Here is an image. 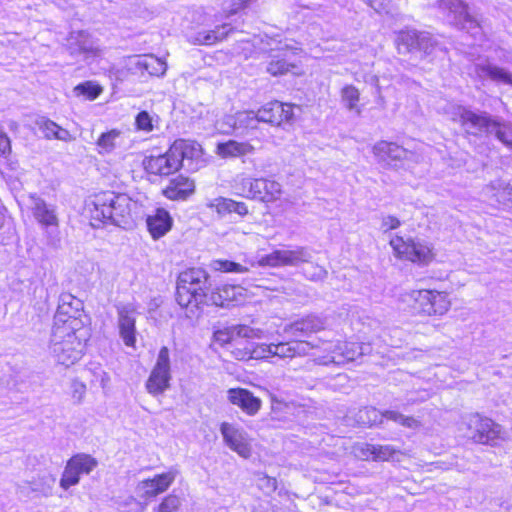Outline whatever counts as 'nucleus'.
I'll list each match as a JSON object with an SVG mask.
<instances>
[{"label":"nucleus","instance_id":"nucleus-1","mask_svg":"<svg viewBox=\"0 0 512 512\" xmlns=\"http://www.w3.org/2000/svg\"><path fill=\"white\" fill-rule=\"evenodd\" d=\"M85 211L95 228L107 223L126 228L143 213V205L125 193L107 191L89 200Z\"/></svg>","mask_w":512,"mask_h":512},{"label":"nucleus","instance_id":"nucleus-2","mask_svg":"<svg viewBox=\"0 0 512 512\" xmlns=\"http://www.w3.org/2000/svg\"><path fill=\"white\" fill-rule=\"evenodd\" d=\"M89 329L75 322L70 328H53L50 350L58 364L70 367L84 355Z\"/></svg>","mask_w":512,"mask_h":512},{"label":"nucleus","instance_id":"nucleus-3","mask_svg":"<svg viewBox=\"0 0 512 512\" xmlns=\"http://www.w3.org/2000/svg\"><path fill=\"white\" fill-rule=\"evenodd\" d=\"M208 274L204 269L191 268L181 272L177 279L176 301L182 307L195 310L205 302Z\"/></svg>","mask_w":512,"mask_h":512},{"label":"nucleus","instance_id":"nucleus-4","mask_svg":"<svg viewBox=\"0 0 512 512\" xmlns=\"http://www.w3.org/2000/svg\"><path fill=\"white\" fill-rule=\"evenodd\" d=\"M463 423L471 430L470 437L480 445L500 446L510 438L508 430L482 414H470Z\"/></svg>","mask_w":512,"mask_h":512},{"label":"nucleus","instance_id":"nucleus-5","mask_svg":"<svg viewBox=\"0 0 512 512\" xmlns=\"http://www.w3.org/2000/svg\"><path fill=\"white\" fill-rule=\"evenodd\" d=\"M389 244L395 257L400 260L410 261L418 265H428L436 257L434 245L422 239H404L401 236H393Z\"/></svg>","mask_w":512,"mask_h":512},{"label":"nucleus","instance_id":"nucleus-6","mask_svg":"<svg viewBox=\"0 0 512 512\" xmlns=\"http://www.w3.org/2000/svg\"><path fill=\"white\" fill-rule=\"evenodd\" d=\"M410 298L414 302V309L425 316H444L452 306L449 294L445 291L414 290L410 293Z\"/></svg>","mask_w":512,"mask_h":512},{"label":"nucleus","instance_id":"nucleus-7","mask_svg":"<svg viewBox=\"0 0 512 512\" xmlns=\"http://www.w3.org/2000/svg\"><path fill=\"white\" fill-rule=\"evenodd\" d=\"M170 352L166 346L160 348L155 365L146 380L145 388L152 396L163 394L170 387L171 381Z\"/></svg>","mask_w":512,"mask_h":512},{"label":"nucleus","instance_id":"nucleus-8","mask_svg":"<svg viewBox=\"0 0 512 512\" xmlns=\"http://www.w3.org/2000/svg\"><path fill=\"white\" fill-rule=\"evenodd\" d=\"M85 319L83 302L70 293H62L54 316L53 328H70L75 322H79L82 327H87Z\"/></svg>","mask_w":512,"mask_h":512},{"label":"nucleus","instance_id":"nucleus-9","mask_svg":"<svg viewBox=\"0 0 512 512\" xmlns=\"http://www.w3.org/2000/svg\"><path fill=\"white\" fill-rule=\"evenodd\" d=\"M438 5L439 9L446 13L455 25L467 30L473 36L481 33L478 20L470 13L467 4L463 0H439Z\"/></svg>","mask_w":512,"mask_h":512},{"label":"nucleus","instance_id":"nucleus-10","mask_svg":"<svg viewBox=\"0 0 512 512\" xmlns=\"http://www.w3.org/2000/svg\"><path fill=\"white\" fill-rule=\"evenodd\" d=\"M451 118L459 122L468 134L475 136L482 133L489 134L494 120L486 112L477 114L462 106L453 107Z\"/></svg>","mask_w":512,"mask_h":512},{"label":"nucleus","instance_id":"nucleus-11","mask_svg":"<svg viewBox=\"0 0 512 512\" xmlns=\"http://www.w3.org/2000/svg\"><path fill=\"white\" fill-rule=\"evenodd\" d=\"M97 466L95 458L87 454H77L66 464L60 479V486L64 490L77 485L81 474L90 473Z\"/></svg>","mask_w":512,"mask_h":512},{"label":"nucleus","instance_id":"nucleus-12","mask_svg":"<svg viewBox=\"0 0 512 512\" xmlns=\"http://www.w3.org/2000/svg\"><path fill=\"white\" fill-rule=\"evenodd\" d=\"M372 152L377 161L388 167H399L404 161L411 159L413 153L394 142L379 141Z\"/></svg>","mask_w":512,"mask_h":512},{"label":"nucleus","instance_id":"nucleus-13","mask_svg":"<svg viewBox=\"0 0 512 512\" xmlns=\"http://www.w3.org/2000/svg\"><path fill=\"white\" fill-rule=\"evenodd\" d=\"M333 354L326 356L323 359L317 360L318 364L327 365L329 363H344L356 360L358 357L368 354L371 352L369 344L356 343V342H343L333 346V349L329 348Z\"/></svg>","mask_w":512,"mask_h":512},{"label":"nucleus","instance_id":"nucleus-14","mask_svg":"<svg viewBox=\"0 0 512 512\" xmlns=\"http://www.w3.org/2000/svg\"><path fill=\"white\" fill-rule=\"evenodd\" d=\"M259 122H264L277 127L292 124L294 119L293 106L287 103L274 101L265 104L257 110Z\"/></svg>","mask_w":512,"mask_h":512},{"label":"nucleus","instance_id":"nucleus-15","mask_svg":"<svg viewBox=\"0 0 512 512\" xmlns=\"http://www.w3.org/2000/svg\"><path fill=\"white\" fill-rule=\"evenodd\" d=\"M137 308L131 304H120L117 306V327L124 344L134 347L136 343V317Z\"/></svg>","mask_w":512,"mask_h":512},{"label":"nucleus","instance_id":"nucleus-16","mask_svg":"<svg viewBox=\"0 0 512 512\" xmlns=\"http://www.w3.org/2000/svg\"><path fill=\"white\" fill-rule=\"evenodd\" d=\"M144 167L148 173L166 176L180 168V162L175 154H172V147L162 155L149 156L144 160Z\"/></svg>","mask_w":512,"mask_h":512},{"label":"nucleus","instance_id":"nucleus-17","mask_svg":"<svg viewBox=\"0 0 512 512\" xmlns=\"http://www.w3.org/2000/svg\"><path fill=\"white\" fill-rule=\"evenodd\" d=\"M175 477L176 473L174 471H168L158 474L151 479H145L138 484V492L142 497H155L165 492L174 482Z\"/></svg>","mask_w":512,"mask_h":512},{"label":"nucleus","instance_id":"nucleus-18","mask_svg":"<svg viewBox=\"0 0 512 512\" xmlns=\"http://www.w3.org/2000/svg\"><path fill=\"white\" fill-rule=\"evenodd\" d=\"M282 194V185L278 181L270 178H256L251 199L268 204L279 200Z\"/></svg>","mask_w":512,"mask_h":512},{"label":"nucleus","instance_id":"nucleus-19","mask_svg":"<svg viewBox=\"0 0 512 512\" xmlns=\"http://www.w3.org/2000/svg\"><path fill=\"white\" fill-rule=\"evenodd\" d=\"M227 398L233 405L238 406L248 415H255L261 408L262 401L249 390L231 388L227 391Z\"/></svg>","mask_w":512,"mask_h":512},{"label":"nucleus","instance_id":"nucleus-20","mask_svg":"<svg viewBox=\"0 0 512 512\" xmlns=\"http://www.w3.org/2000/svg\"><path fill=\"white\" fill-rule=\"evenodd\" d=\"M324 327L325 322L322 318L315 315H309L286 325L284 327V332L294 337H299L319 332L323 330Z\"/></svg>","mask_w":512,"mask_h":512},{"label":"nucleus","instance_id":"nucleus-21","mask_svg":"<svg viewBox=\"0 0 512 512\" xmlns=\"http://www.w3.org/2000/svg\"><path fill=\"white\" fill-rule=\"evenodd\" d=\"M212 303L225 307L230 304H240L245 300V289L239 285H223L212 293Z\"/></svg>","mask_w":512,"mask_h":512},{"label":"nucleus","instance_id":"nucleus-22","mask_svg":"<svg viewBox=\"0 0 512 512\" xmlns=\"http://www.w3.org/2000/svg\"><path fill=\"white\" fill-rule=\"evenodd\" d=\"M474 71L477 77L480 79H490L497 83H503L512 86V73L489 61L476 63Z\"/></svg>","mask_w":512,"mask_h":512},{"label":"nucleus","instance_id":"nucleus-23","mask_svg":"<svg viewBox=\"0 0 512 512\" xmlns=\"http://www.w3.org/2000/svg\"><path fill=\"white\" fill-rule=\"evenodd\" d=\"M68 48L71 54H88L95 56L99 48L91 36L85 31H73L68 38Z\"/></svg>","mask_w":512,"mask_h":512},{"label":"nucleus","instance_id":"nucleus-24","mask_svg":"<svg viewBox=\"0 0 512 512\" xmlns=\"http://www.w3.org/2000/svg\"><path fill=\"white\" fill-rule=\"evenodd\" d=\"M383 419V412L375 407H363L358 410H351L346 415L347 424H357L360 426H373L382 423Z\"/></svg>","mask_w":512,"mask_h":512},{"label":"nucleus","instance_id":"nucleus-25","mask_svg":"<svg viewBox=\"0 0 512 512\" xmlns=\"http://www.w3.org/2000/svg\"><path fill=\"white\" fill-rule=\"evenodd\" d=\"M287 49L288 45L281 46L277 49L278 53L272 56L271 61L267 65L268 73L273 76L283 75L290 71L295 75L302 74L297 65L289 62L287 59Z\"/></svg>","mask_w":512,"mask_h":512},{"label":"nucleus","instance_id":"nucleus-26","mask_svg":"<svg viewBox=\"0 0 512 512\" xmlns=\"http://www.w3.org/2000/svg\"><path fill=\"white\" fill-rule=\"evenodd\" d=\"M194 182L182 175L171 179L169 185L164 190V195L172 200L186 199L194 192Z\"/></svg>","mask_w":512,"mask_h":512},{"label":"nucleus","instance_id":"nucleus-27","mask_svg":"<svg viewBox=\"0 0 512 512\" xmlns=\"http://www.w3.org/2000/svg\"><path fill=\"white\" fill-rule=\"evenodd\" d=\"M172 226V218L169 213L162 208L155 211L154 215L147 217V227L154 239L164 236Z\"/></svg>","mask_w":512,"mask_h":512},{"label":"nucleus","instance_id":"nucleus-28","mask_svg":"<svg viewBox=\"0 0 512 512\" xmlns=\"http://www.w3.org/2000/svg\"><path fill=\"white\" fill-rule=\"evenodd\" d=\"M220 430L225 443L231 448H245L250 444L248 434L235 424L224 422Z\"/></svg>","mask_w":512,"mask_h":512},{"label":"nucleus","instance_id":"nucleus-29","mask_svg":"<svg viewBox=\"0 0 512 512\" xmlns=\"http://www.w3.org/2000/svg\"><path fill=\"white\" fill-rule=\"evenodd\" d=\"M31 209L34 217L39 223L44 226H57L58 218L53 207L46 204V202L35 196H31Z\"/></svg>","mask_w":512,"mask_h":512},{"label":"nucleus","instance_id":"nucleus-30","mask_svg":"<svg viewBox=\"0 0 512 512\" xmlns=\"http://www.w3.org/2000/svg\"><path fill=\"white\" fill-rule=\"evenodd\" d=\"M253 151L254 147L250 143L236 140L219 143L216 147V154L224 159L245 156Z\"/></svg>","mask_w":512,"mask_h":512},{"label":"nucleus","instance_id":"nucleus-31","mask_svg":"<svg viewBox=\"0 0 512 512\" xmlns=\"http://www.w3.org/2000/svg\"><path fill=\"white\" fill-rule=\"evenodd\" d=\"M230 31V25L223 24L214 30L197 32L195 35L189 36V41L197 45H213L225 39Z\"/></svg>","mask_w":512,"mask_h":512},{"label":"nucleus","instance_id":"nucleus-32","mask_svg":"<svg viewBox=\"0 0 512 512\" xmlns=\"http://www.w3.org/2000/svg\"><path fill=\"white\" fill-rule=\"evenodd\" d=\"M172 154H175V157L178 158L180 165L184 160H193L197 159L202 154L201 146L189 140H176L172 145Z\"/></svg>","mask_w":512,"mask_h":512},{"label":"nucleus","instance_id":"nucleus-33","mask_svg":"<svg viewBox=\"0 0 512 512\" xmlns=\"http://www.w3.org/2000/svg\"><path fill=\"white\" fill-rule=\"evenodd\" d=\"M123 136L121 131L112 129L108 132L102 133L97 139L96 146L100 155H107L112 153L115 149L121 146Z\"/></svg>","mask_w":512,"mask_h":512},{"label":"nucleus","instance_id":"nucleus-34","mask_svg":"<svg viewBox=\"0 0 512 512\" xmlns=\"http://www.w3.org/2000/svg\"><path fill=\"white\" fill-rule=\"evenodd\" d=\"M420 37L421 32L415 30L400 31L395 40L398 52L400 54L416 52Z\"/></svg>","mask_w":512,"mask_h":512},{"label":"nucleus","instance_id":"nucleus-35","mask_svg":"<svg viewBox=\"0 0 512 512\" xmlns=\"http://www.w3.org/2000/svg\"><path fill=\"white\" fill-rule=\"evenodd\" d=\"M273 352V343H257L251 344L250 347L245 348L244 352L239 351L235 355L239 359L269 360L274 358Z\"/></svg>","mask_w":512,"mask_h":512},{"label":"nucleus","instance_id":"nucleus-36","mask_svg":"<svg viewBox=\"0 0 512 512\" xmlns=\"http://www.w3.org/2000/svg\"><path fill=\"white\" fill-rule=\"evenodd\" d=\"M247 263L252 267L277 268L286 266L285 249H275L271 253L261 256L259 259H250Z\"/></svg>","mask_w":512,"mask_h":512},{"label":"nucleus","instance_id":"nucleus-37","mask_svg":"<svg viewBox=\"0 0 512 512\" xmlns=\"http://www.w3.org/2000/svg\"><path fill=\"white\" fill-rule=\"evenodd\" d=\"M253 259L252 257H245L243 263L234 262L226 259H216L211 261L210 268L214 271L225 272V273H238L244 274L250 271L252 268L247 261Z\"/></svg>","mask_w":512,"mask_h":512},{"label":"nucleus","instance_id":"nucleus-38","mask_svg":"<svg viewBox=\"0 0 512 512\" xmlns=\"http://www.w3.org/2000/svg\"><path fill=\"white\" fill-rule=\"evenodd\" d=\"M486 191L497 202L504 205L508 203L512 204V186L510 184L501 180H496L486 187Z\"/></svg>","mask_w":512,"mask_h":512},{"label":"nucleus","instance_id":"nucleus-39","mask_svg":"<svg viewBox=\"0 0 512 512\" xmlns=\"http://www.w3.org/2000/svg\"><path fill=\"white\" fill-rule=\"evenodd\" d=\"M136 66L140 69L145 70L150 75L162 76L165 74L167 64L153 55H145L137 58L135 62Z\"/></svg>","mask_w":512,"mask_h":512},{"label":"nucleus","instance_id":"nucleus-40","mask_svg":"<svg viewBox=\"0 0 512 512\" xmlns=\"http://www.w3.org/2000/svg\"><path fill=\"white\" fill-rule=\"evenodd\" d=\"M39 128L47 139H57L64 142H70L74 138L70 132L51 120H43L39 123Z\"/></svg>","mask_w":512,"mask_h":512},{"label":"nucleus","instance_id":"nucleus-41","mask_svg":"<svg viewBox=\"0 0 512 512\" xmlns=\"http://www.w3.org/2000/svg\"><path fill=\"white\" fill-rule=\"evenodd\" d=\"M56 483V478L49 473H44L39 475L36 479H33L30 482H27L31 491L39 493L44 497H48L52 495V491L54 485Z\"/></svg>","mask_w":512,"mask_h":512},{"label":"nucleus","instance_id":"nucleus-42","mask_svg":"<svg viewBox=\"0 0 512 512\" xmlns=\"http://www.w3.org/2000/svg\"><path fill=\"white\" fill-rule=\"evenodd\" d=\"M341 100L349 111H354L358 115L361 113V109L358 106L360 92L355 86H344L341 90Z\"/></svg>","mask_w":512,"mask_h":512},{"label":"nucleus","instance_id":"nucleus-43","mask_svg":"<svg viewBox=\"0 0 512 512\" xmlns=\"http://www.w3.org/2000/svg\"><path fill=\"white\" fill-rule=\"evenodd\" d=\"M286 266H298L301 263H308L311 253L306 247L298 246L294 249H285Z\"/></svg>","mask_w":512,"mask_h":512},{"label":"nucleus","instance_id":"nucleus-44","mask_svg":"<svg viewBox=\"0 0 512 512\" xmlns=\"http://www.w3.org/2000/svg\"><path fill=\"white\" fill-rule=\"evenodd\" d=\"M383 415L384 419L391 420L409 429H418L421 426L418 419L412 416H406L395 410H385L383 411Z\"/></svg>","mask_w":512,"mask_h":512},{"label":"nucleus","instance_id":"nucleus-45","mask_svg":"<svg viewBox=\"0 0 512 512\" xmlns=\"http://www.w3.org/2000/svg\"><path fill=\"white\" fill-rule=\"evenodd\" d=\"M490 133H495L496 138L505 146L512 149V126L508 123H500L493 120Z\"/></svg>","mask_w":512,"mask_h":512},{"label":"nucleus","instance_id":"nucleus-46","mask_svg":"<svg viewBox=\"0 0 512 512\" xmlns=\"http://www.w3.org/2000/svg\"><path fill=\"white\" fill-rule=\"evenodd\" d=\"M255 182L256 178L240 175L235 179L233 187L237 195L251 199Z\"/></svg>","mask_w":512,"mask_h":512},{"label":"nucleus","instance_id":"nucleus-47","mask_svg":"<svg viewBox=\"0 0 512 512\" xmlns=\"http://www.w3.org/2000/svg\"><path fill=\"white\" fill-rule=\"evenodd\" d=\"M205 205L220 217H223L231 213L232 199L225 197L210 198L206 200Z\"/></svg>","mask_w":512,"mask_h":512},{"label":"nucleus","instance_id":"nucleus-48","mask_svg":"<svg viewBox=\"0 0 512 512\" xmlns=\"http://www.w3.org/2000/svg\"><path fill=\"white\" fill-rule=\"evenodd\" d=\"M237 131L256 129L258 120V113L254 111H239L237 112Z\"/></svg>","mask_w":512,"mask_h":512},{"label":"nucleus","instance_id":"nucleus-49","mask_svg":"<svg viewBox=\"0 0 512 512\" xmlns=\"http://www.w3.org/2000/svg\"><path fill=\"white\" fill-rule=\"evenodd\" d=\"M101 92V86L91 81L81 83L74 88V93L76 96H83L87 100L96 99L101 94Z\"/></svg>","mask_w":512,"mask_h":512},{"label":"nucleus","instance_id":"nucleus-50","mask_svg":"<svg viewBox=\"0 0 512 512\" xmlns=\"http://www.w3.org/2000/svg\"><path fill=\"white\" fill-rule=\"evenodd\" d=\"M292 343V351L293 358L295 357H304L310 354L311 350L319 348L322 341L318 340L316 342H310L306 340H293Z\"/></svg>","mask_w":512,"mask_h":512},{"label":"nucleus","instance_id":"nucleus-51","mask_svg":"<svg viewBox=\"0 0 512 512\" xmlns=\"http://www.w3.org/2000/svg\"><path fill=\"white\" fill-rule=\"evenodd\" d=\"M442 51L438 43L426 32H421L419 44L416 52H420L425 56L432 55L437 51Z\"/></svg>","mask_w":512,"mask_h":512},{"label":"nucleus","instance_id":"nucleus-52","mask_svg":"<svg viewBox=\"0 0 512 512\" xmlns=\"http://www.w3.org/2000/svg\"><path fill=\"white\" fill-rule=\"evenodd\" d=\"M355 456L362 460L385 461L395 450H356Z\"/></svg>","mask_w":512,"mask_h":512},{"label":"nucleus","instance_id":"nucleus-53","mask_svg":"<svg viewBox=\"0 0 512 512\" xmlns=\"http://www.w3.org/2000/svg\"><path fill=\"white\" fill-rule=\"evenodd\" d=\"M181 505L180 498L174 494H170L155 508L157 512H175Z\"/></svg>","mask_w":512,"mask_h":512},{"label":"nucleus","instance_id":"nucleus-54","mask_svg":"<svg viewBox=\"0 0 512 512\" xmlns=\"http://www.w3.org/2000/svg\"><path fill=\"white\" fill-rule=\"evenodd\" d=\"M236 337L235 326L218 329L213 334V339L220 345L230 343Z\"/></svg>","mask_w":512,"mask_h":512},{"label":"nucleus","instance_id":"nucleus-55","mask_svg":"<svg viewBox=\"0 0 512 512\" xmlns=\"http://www.w3.org/2000/svg\"><path fill=\"white\" fill-rule=\"evenodd\" d=\"M257 485L264 493L271 494L277 489V480L274 477L261 473L258 475Z\"/></svg>","mask_w":512,"mask_h":512},{"label":"nucleus","instance_id":"nucleus-56","mask_svg":"<svg viewBox=\"0 0 512 512\" xmlns=\"http://www.w3.org/2000/svg\"><path fill=\"white\" fill-rule=\"evenodd\" d=\"M273 351L274 357H277L279 359L293 358L291 341L273 343Z\"/></svg>","mask_w":512,"mask_h":512},{"label":"nucleus","instance_id":"nucleus-57","mask_svg":"<svg viewBox=\"0 0 512 512\" xmlns=\"http://www.w3.org/2000/svg\"><path fill=\"white\" fill-rule=\"evenodd\" d=\"M235 331L237 337L242 338H257L260 339L264 336V333L259 328H253L247 325H235Z\"/></svg>","mask_w":512,"mask_h":512},{"label":"nucleus","instance_id":"nucleus-58","mask_svg":"<svg viewBox=\"0 0 512 512\" xmlns=\"http://www.w3.org/2000/svg\"><path fill=\"white\" fill-rule=\"evenodd\" d=\"M237 113L225 115L217 122L218 128L223 133H231L237 131Z\"/></svg>","mask_w":512,"mask_h":512},{"label":"nucleus","instance_id":"nucleus-59","mask_svg":"<svg viewBox=\"0 0 512 512\" xmlns=\"http://www.w3.org/2000/svg\"><path fill=\"white\" fill-rule=\"evenodd\" d=\"M327 270L319 265H312L304 271V275L311 281H322L327 277Z\"/></svg>","mask_w":512,"mask_h":512},{"label":"nucleus","instance_id":"nucleus-60","mask_svg":"<svg viewBox=\"0 0 512 512\" xmlns=\"http://www.w3.org/2000/svg\"><path fill=\"white\" fill-rule=\"evenodd\" d=\"M137 128L144 131H151L153 129L152 118L148 112L142 111L136 117Z\"/></svg>","mask_w":512,"mask_h":512},{"label":"nucleus","instance_id":"nucleus-61","mask_svg":"<svg viewBox=\"0 0 512 512\" xmlns=\"http://www.w3.org/2000/svg\"><path fill=\"white\" fill-rule=\"evenodd\" d=\"M401 225L400 220L392 215L382 217L380 229L386 233L390 230L397 229Z\"/></svg>","mask_w":512,"mask_h":512},{"label":"nucleus","instance_id":"nucleus-62","mask_svg":"<svg viewBox=\"0 0 512 512\" xmlns=\"http://www.w3.org/2000/svg\"><path fill=\"white\" fill-rule=\"evenodd\" d=\"M72 387H73L72 398L77 403H80L85 395L86 386L81 382H74Z\"/></svg>","mask_w":512,"mask_h":512},{"label":"nucleus","instance_id":"nucleus-63","mask_svg":"<svg viewBox=\"0 0 512 512\" xmlns=\"http://www.w3.org/2000/svg\"><path fill=\"white\" fill-rule=\"evenodd\" d=\"M232 212L237 213L240 216H245L248 214L249 210L248 206L244 202L232 200L231 213Z\"/></svg>","mask_w":512,"mask_h":512},{"label":"nucleus","instance_id":"nucleus-64","mask_svg":"<svg viewBox=\"0 0 512 512\" xmlns=\"http://www.w3.org/2000/svg\"><path fill=\"white\" fill-rule=\"evenodd\" d=\"M10 140L7 135L0 129V153L6 154L10 151Z\"/></svg>","mask_w":512,"mask_h":512}]
</instances>
